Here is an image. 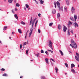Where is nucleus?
Wrapping results in <instances>:
<instances>
[{
  "mask_svg": "<svg viewBox=\"0 0 79 79\" xmlns=\"http://www.w3.org/2000/svg\"><path fill=\"white\" fill-rule=\"evenodd\" d=\"M71 44H70V45L73 48H77V44L74 41L73 39H72L71 40Z\"/></svg>",
  "mask_w": 79,
  "mask_h": 79,
  "instance_id": "1",
  "label": "nucleus"
},
{
  "mask_svg": "<svg viewBox=\"0 0 79 79\" xmlns=\"http://www.w3.org/2000/svg\"><path fill=\"white\" fill-rule=\"evenodd\" d=\"M56 4L57 5L58 8H59L60 11L61 10L62 11H63V6H62L61 8H60V2H59L58 1H57L56 2Z\"/></svg>",
  "mask_w": 79,
  "mask_h": 79,
  "instance_id": "2",
  "label": "nucleus"
},
{
  "mask_svg": "<svg viewBox=\"0 0 79 79\" xmlns=\"http://www.w3.org/2000/svg\"><path fill=\"white\" fill-rule=\"evenodd\" d=\"M76 55L78 57L75 56V59L77 61H79V54L76 52Z\"/></svg>",
  "mask_w": 79,
  "mask_h": 79,
  "instance_id": "3",
  "label": "nucleus"
},
{
  "mask_svg": "<svg viewBox=\"0 0 79 79\" xmlns=\"http://www.w3.org/2000/svg\"><path fill=\"white\" fill-rule=\"evenodd\" d=\"M52 41H51V40H50L49 42V47H50V48H51V49L52 50H53V48H52Z\"/></svg>",
  "mask_w": 79,
  "mask_h": 79,
  "instance_id": "4",
  "label": "nucleus"
},
{
  "mask_svg": "<svg viewBox=\"0 0 79 79\" xmlns=\"http://www.w3.org/2000/svg\"><path fill=\"white\" fill-rule=\"evenodd\" d=\"M71 11L72 13H75V9L74 7H72Z\"/></svg>",
  "mask_w": 79,
  "mask_h": 79,
  "instance_id": "5",
  "label": "nucleus"
},
{
  "mask_svg": "<svg viewBox=\"0 0 79 79\" xmlns=\"http://www.w3.org/2000/svg\"><path fill=\"white\" fill-rule=\"evenodd\" d=\"M66 30H67V27H66L64 25L63 31L64 32H66Z\"/></svg>",
  "mask_w": 79,
  "mask_h": 79,
  "instance_id": "6",
  "label": "nucleus"
},
{
  "mask_svg": "<svg viewBox=\"0 0 79 79\" xmlns=\"http://www.w3.org/2000/svg\"><path fill=\"white\" fill-rule=\"evenodd\" d=\"M71 71L73 73H74V74H76V71L74 70V69H71Z\"/></svg>",
  "mask_w": 79,
  "mask_h": 79,
  "instance_id": "7",
  "label": "nucleus"
},
{
  "mask_svg": "<svg viewBox=\"0 0 79 79\" xmlns=\"http://www.w3.org/2000/svg\"><path fill=\"white\" fill-rule=\"evenodd\" d=\"M71 24H72V23H71L70 21H69V23L67 24L68 27H70V25Z\"/></svg>",
  "mask_w": 79,
  "mask_h": 79,
  "instance_id": "8",
  "label": "nucleus"
},
{
  "mask_svg": "<svg viewBox=\"0 0 79 79\" xmlns=\"http://www.w3.org/2000/svg\"><path fill=\"white\" fill-rule=\"evenodd\" d=\"M74 24V26L75 27H78V24H77V23H76V22H75Z\"/></svg>",
  "mask_w": 79,
  "mask_h": 79,
  "instance_id": "9",
  "label": "nucleus"
},
{
  "mask_svg": "<svg viewBox=\"0 0 79 79\" xmlns=\"http://www.w3.org/2000/svg\"><path fill=\"white\" fill-rule=\"evenodd\" d=\"M32 27L30 28V33H31V34L32 33V31H33V27H32Z\"/></svg>",
  "mask_w": 79,
  "mask_h": 79,
  "instance_id": "10",
  "label": "nucleus"
},
{
  "mask_svg": "<svg viewBox=\"0 0 79 79\" xmlns=\"http://www.w3.org/2000/svg\"><path fill=\"white\" fill-rule=\"evenodd\" d=\"M64 11L65 13H67V12H68V9H67V7L66 6L64 7Z\"/></svg>",
  "mask_w": 79,
  "mask_h": 79,
  "instance_id": "11",
  "label": "nucleus"
},
{
  "mask_svg": "<svg viewBox=\"0 0 79 79\" xmlns=\"http://www.w3.org/2000/svg\"><path fill=\"white\" fill-rule=\"evenodd\" d=\"M35 20H36V18L32 22V27H33L34 26V23H35Z\"/></svg>",
  "mask_w": 79,
  "mask_h": 79,
  "instance_id": "12",
  "label": "nucleus"
},
{
  "mask_svg": "<svg viewBox=\"0 0 79 79\" xmlns=\"http://www.w3.org/2000/svg\"><path fill=\"white\" fill-rule=\"evenodd\" d=\"M74 18L75 21H76V19H77V15H74Z\"/></svg>",
  "mask_w": 79,
  "mask_h": 79,
  "instance_id": "13",
  "label": "nucleus"
},
{
  "mask_svg": "<svg viewBox=\"0 0 79 79\" xmlns=\"http://www.w3.org/2000/svg\"><path fill=\"white\" fill-rule=\"evenodd\" d=\"M58 28L60 30L61 29V26L60 25H59L58 26Z\"/></svg>",
  "mask_w": 79,
  "mask_h": 79,
  "instance_id": "14",
  "label": "nucleus"
},
{
  "mask_svg": "<svg viewBox=\"0 0 79 79\" xmlns=\"http://www.w3.org/2000/svg\"><path fill=\"white\" fill-rule=\"evenodd\" d=\"M14 16L15 17L16 19H17V20H18V15L16 14H15Z\"/></svg>",
  "mask_w": 79,
  "mask_h": 79,
  "instance_id": "15",
  "label": "nucleus"
},
{
  "mask_svg": "<svg viewBox=\"0 0 79 79\" xmlns=\"http://www.w3.org/2000/svg\"><path fill=\"white\" fill-rule=\"evenodd\" d=\"M20 24H22L23 25H25V24H26V23L23 21H21L20 22Z\"/></svg>",
  "mask_w": 79,
  "mask_h": 79,
  "instance_id": "16",
  "label": "nucleus"
},
{
  "mask_svg": "<svg viewBox=\"0 0 79 79\" xmlns=\"http://www.w3.org/2000/svg\"><path fill=\"white\" fill-rule=\"evenodd\" d=\"M45 60L46 63H47V64H48V59L47 58H46Z\"/></svg>",
  "mask_w": 79,
  "mask_h": 79,
  "instance_id": "17",
  "label": "nucleus"
},
{
  "mask_svg": "<svg viewBox=\"0 0 79 79\" xmlns=\"http://www.w3.org/2000/svg\"><path fill=\"white\" fill-rule=\"evenodd\" d=\"M75 66V65L74 64H71V68H73V67H74Z\"/></svg>",
  "mask_w": 79,
  "mask_h": 79,
  "instance_id": "18",
  "label": "nucleus"
},
{
  "mask_svg": "<svg viewBox=\"0 0 79 79\" xmlns=\"http://www.w3.org/2000/svg\"><path fill=\"white\" fill-rule=\"evenodd\" d=\"M55 70L56 71V74H58V68L57 67H56L55 68Z\"/></svg>",
  "mask_w": 79,
  "mask_h": 79,
  "instance_id": "19",
  "label": "nucleus"
},
{
  "mask_svg": "<svg viewBox=\"0 0 79 79\" xmlns=\"http://www.w3.org/2000/svg\"><path fill=\"white\" fill-rule=\"evenodd\" d=\"M59 52L60 53H61V55H62L63 56L64 55L63 54V52H62V51H61V50H59Z\"/></svg>",
  "mask_w": 79,
  "mask_h": 79,
  "instance_id": "20",
  "label": "nucleus"
},
{
  "mask_svg": "<svg viewBox=\"0 0 79 79\" xmlns=\"http://www.w3.org/2000/svg\"><path fill=\"white\" fill-rule=\"evenodd\" d=\"M52 13L53 14H55V13H56V10H53Z\"/></svg>",
  "mask_w": 79,
  "mask_h": 79,
  "instance_id": "21",
  "label": "nucleus"
},
{
  "mask_svg": "<svg viewBox=\"0 0 79 79\" xmlns=\"http://www.w3.org/2000/svg\"><path fill=\"white\" fill-rule=\"evenodd\" d=\"M44 1H42V0H41L40 1V4H41V5H42V4H43L44 3Z\"/></svg>",
  "mask_w": 79,
  "mask_h": 79,
  "instance_id": "22",
  "label": "nucleus"
},
{
  "mask_svg": "<svg viewBox=\"0 0 79 79\" xmlns=\"http://www.w3.org/2000/svg\"><path fill=\"white\" fill-rule=\"evenodd\" d=\"M66 2L67 5H69V0H66Z\"/></svg>",
  "mask_w": 79,
  "mask_h": 79,
  "instance_id": "23",
  "label": "nucleus"
},
{
  "mask_svg": "<svg viewBox=\"0 0 79 79\" xmlns=\"http://www.w3.org/2000/svg\"><path fill=\"white\" fill-rule=\"evenodd\" d=\"M18 31L19 32V33H20V34H21V33H22V32L21 31V29H18Z\"/></svg>",
  "mask_w": 79,
  "mask_h": 79,
  "instance_id": "24",
  "label": "nucleus"
},
{
  "mask_svg": "<svg viewBox=\"0 0 79 79\" xmlns=\"http://www.w3.org/2000/svg\"><path fill=\"white\" fill-rule=\"evenodd\" d=\"M13 1V0H9L8 2L9 3H12V2Z\"/></svg>",
  "mask_w": 79,
  "mask_h": 79,
  "instance_id": "25",
  "label": "nucleus"
},
{
  "mask_svg": "<svg viewBox=\"0 0 79 79\" xmlns=\"http://www.w3.org/2000/svg\"><path fill=\"white\" fill-rule=\"evenodd\" d=\"M68 35H70V32H69V30H68V33H67Z\"/></svg>",
  "mask_w": 79,
  "mask_h": 79,
  "instance_id": "26",
  "label": "nucleus"
},
{
  "mask_svg": "<svg viewBox=\"0 0 79 79\" xmlns=\"http://www.w3.org/2000/svg\"><path fill=\"white\" fill-rule=\"evenodd\" d=\"M70 19L72 21H74V18L73 17H70Z\"/></svg>",
  "mask_w": 79,
  "mask_h": 79,
  "instance_id": "27",
  "label": "nucleus"
},
{
  "mask_svg": "<svg viewBox=\"0 0 79 79\" xmlns=\"http://www.w3.org/2000/svg\"><path fill=\"white\" fill-rule=\"evenodd\" d=\"M64 64L67 68L68 67V64H67L66 63H65Z\"/></svg>",
  "mask_w": 79,
  "mask_h": 79,
  "instance_id": "28",
  "label": "nucleus"
},
{
  "mask_svg": "<svg viewBox=\"0 0 79 79\" xmlns=\"http://www.w3.org/2000/svg\"><path fill=\"white\" fill-rule=\"evenodd\" d=\"M25 6L27 8H29V5L27 4H25Z\"/></svg>",
  "mask_w": 79,
  "mask_h": 79,
  "instance_id": "29",
  "label": "nucleus"
},
{
  "mask_svg": "<svg viewBox=\"0 0 79 79\" xmlns=\"http://www.w3.org/2000/svg\"><path fill=\"white\" fill-rule=\"evenodd\" d=\"M31 24H32V17L31 18V21L30 23V25H31Z\"/></svg>",
  "mask_w": 79,
  "mask_h": 79,
  "instance_id": "30",
  "label": "nucleus"
},
{
  "mask_svg": "<svg viewBox=\"0 0 79 79\" xmlns=\"http://www.w3.org/2000/svg\"><path fill=\"white\" fill-rule=\"evenodd\" d=\"M60 14L59 13H58L57 14V18H60Z\"/></svg>",
  "mask_w": 79,
  "mask_h": 79,
  "instance_id": "31",
  "label": "nucleus"
},
{
  "mask_svg": "<svg viewBox=\"0 0 79 79\" xmlns=\"http://www.w3.org/2000/svg\"><path fill=\"white\" fill-rule=\"evenodd\" d=\"M38 22V20H37L35 24V27H36L37 23Z\"/></svg>",
  "mask_w": 79,
  "mask_h": 79,
  "instance_id": "32",
  "label": "nucleus"
},
{
  "mask_svg": "<svg viewBox=\"0 0 79 79\" xmlns=\"http://www.w3.org/2000/svg\"><path fill=\"white\" fill-rule=\"evenodd\" d=\"M41 79H45V77L42 76L41 77Z\"/></svg>",
  "mask_w": 79,
  "mask_h": 79,
  "instance_id": "33",
  "label": "nucleus"
},
{
  "mask_svg": "<svg viewBox=\"0 0 79 79\" xmlns=\"http://www.w3.org/2000/svg\"><path fill=\"white\" fill-rule=\"evenodd\" d=\"M53 25V23H50L49 24V26L50 27L52 26Z\"/></svg>",
  "mask_w": 79,
  "mask_h": 79,
  "instance_id": "34",
  "label": "nucleus"
},
{
  "mask_svg": "<svg viewBox=\"0 0 79 79\" xmlns=\"http://www.w3.org/2000/svg\"><path fill=\"white\" fill-rule=\"evenodd\" d=\"M28 52H29V49L27 50L26 51V53L27 55L28 54Z\"/></svg>",
  "mask_w": 79,
  "mask_h": 79,
  "instance_id": "35",
  "label": "nucleus"
},
{
  "mask_svg": "<svg viewBox=\"0 0 79 79\" xmlns=\"http://www.w3.org/2000/svg\"><path fill=\"white\" fill-rule=\"evenodd\" d=\"M29 32V30H28L27 31V33L26 34V36H25V39H26V37L27 36V32Z\"/></svg>",
  "mask_w": 79,
  "mask_h": 79,
  "instance_id": "36",
  "label": "nucleus"
},
{
  "mask_svg": "<svg viewBox=\"0 0 79 79\" xmlns=\"http://www.w3.org/2000/svg\"><path fill=\"white\" fill-rule=\"evenodd\" d=\"M16 6H18V7L19 6V3H16Z\"/></svg>",
  "mask_w": 79,
  "mask_h": 79,
  "instance_id": "37",
  "label": "nucleus"
},
{
  "mask_svg": "<svg viewBox=\"0 0 79 79\" xmlns=\"http://www.w3.org/2000/svg\"><path fill=\"white\" fill-rule=\"evenodd\" d=\"M7 28V27H4V28H3V30L4 31H5V30H6V29Z\"/></svg>",
  "mask_w": 79,
  "mask_h": 79,
  "instance_id": "38",
  "label": "nucleus"
},
{
  "mask_svg": "<svg viewBox=\"0 0 79 79\" xmlns=\"http://www.w3.org/2000/svg\"><path fill=\"white\" fill-rule=\"evenodd\" d=\"M54 5H55V8H56V3L54 2Z\"/></svg>",
  "mask_w": 79,
  "mask_h": 79,
  "instance_id": "39",
  "label": "nucleus"
},
{
  "mask_svg": "<svg viewBox=\"0 0 79 79\" xmlns=\"http://www.w3.org/2000/svg\"><path fill=\"white\" fill-rule=\"evenodd\" d=\"M50 60H51V61H53V62L54 63H55V60H53V59L51 58L50 59Z\"/></svg>",
  "mask_w": 79,
  "mask_h": 79,
  "instance_id": "40",
  "label": "nucleus"
},
{
  "mask_svg": "<svg viewBox=\"0 0 79 79\" xmlns=\"http://www.w3.org/2000/svg\"><path fill=\"white\" fill-rule=\"evenodd\" d=\"M70 32H71L73 34H74V33H73V30H71L70 31Z\"/></svg>",
  "mask_w": 79,
  "mask_h": 79,
  "instance_id": "41",
  "label": "nucleus"
},
{
  "mask_svg": "<svg viewBox=\"0 0 79 79\" xmlns=\"http://www.w3.org/2000/svg\"><path fill=\"white\" fill-rule=\"evenodd\" d=\"M3 76H7V75L6 74H3Z\"/></svg>",
  "mask_w": 79,
  "mask_h": 79,
  "instance_id": "42",
  "label": "nucleus"
},
{
  "mask_svg": "<svg viewBox=\"0 0 79 79\" xmlns=\"http://www.w3.org/2000/svg\"><path fill=\"white\" fill-rule=\"evenodd\" d=\"M36 56L38 58V57H39V53H38V54H36Z\"/></svg>",
  "mask_w": 79,
  "mask_h": 79,
  "instance_id": "43",
  "label": "nucleus"
},
{
  "mask_svg": "<svg viewBox=\"0 0 79 79\" xmlns=\"http://www.w3.org/2000/svg\"><path fill=\"white\" fill-rule=\"evenodd\" d=\"M1 71H4L5 70V69L3 68H2L1 69Z\"/></svg>",
  "mask_w": 79,
  "mask_h": 79,
  "instance_id": "44",
  "label": "nucleus"
},
{
  "mask_svg": "<svg viewBox=\"0 0 79 79\" xmlns=\"http://www.w3.org/2000/svg\"><path fill=\"white\" fill-rule=\"evenodd\" d=\"M45 53L47 55H49V54H48V52H47V51H46L45 52Z\"/></svg>",
  "mask_w": 79,
  "mask_h": 79,
  "instance_id": "45",
  "label": "nucleus"
},
{
  "mask_svg": "<svg viewBox=\"0 0 79 79\" xmlns=\"http://www.w3.org/2000/svg\"><path fill=\"white\" fill-rule=\"evenodd\" d=\"M32 34V33H30L29 34V37H31V35Z\"/></svg>",
  "mask_w": 79,
  "mask_h": 79,
  "instance_id": "46",
  "label": "nucleus"
},
{
  "mask_svg": "<svg viewBox=\"0 0 79 79\" xmlns=\"http://www.w3.org/2000/svg\"><path fill=\"white\" fill-rule=\"evenodd\" d=\"M27 44V43L26 42H24L23 43V46H24V45H26Z\"/></svg>",
  "mask_w": 79,
  "mask_h": 79,
  "instance_id": "47",
  "label": "nucleus"
},
{
  "mask_svg": "<svg viewBox=\"0 0 79 79\" xmlns=\"http://www.w3.org/2000/svg\"><path fill=\"white\" fill-rule=\"evenodd\" d=\"M41 53H44V51L43 50H41Z\"/></svg>",
  "mask_w": 79,
  "mask_h": 79,
  "instance_id": "48",
  "label": "nucleus"
},
{
  "mask_svg": "<svg viewBox=\"0 0 79 79\" xmlns=\"http://www.w3.org/2000/svg\"><path fill=\"white\" fill-rule=\"evenodd\" d=\"M22 48V45L21 44H20V48L21 49Z\"/></svg>",
  "mask_w": 79,
  "mask_h": 79,
  "instance_id": "49",
  "label": "nucleus"
},
{
  "mask_svg": "<svg viewBox=\"0 0 79 79\" xmlns=\"http://www.w3.org/2000/svg\"><path fill=\"white\" fill-rule=\"evenodd\" d=\"M14 2L15 3H16V0H14Z\"/></svg>",
  "mask_w": 79,
  "mask_h": 79,
  "instance_id": "50",
  "label": "nucleus"
},
{
  "mask_svg": "<svg viewBox=\"0 0 79 79\" xmlns=\"http://www.w3.org/2000/svg\"><path fill=\"white\" fill-rule=\"evenodd\" d=\"M12 13H15V12H14V10H12Z\"/></svg>",
  "mask_w": 79,
  "mask_h": 79,
  "instance_id": "51",
  "label": "nucleus"
},
{
  "mask_svg": "<svg viewBox=\"0 0 79 79\" xmlns=\"http://www.w3.org/2000/svg\"><path fill=\"white\" fill-rule=\"evenodd\" d=\"M38 32L39 33H40V30L38 29Z\"/></svg>",
  "mask_w": 79,
  "mask_h": 79,
  "instance_id": "52",
  "label": "nucleus"
},
{
  "mask_svg": "<svg viewBox=\"0 0 79 79\" xmlns=\"http://www.w3.org/2000/svg\"><path fill=\"white\" fill-rule=\"evenodd\" d=\"M35 2L36 3V4H38V3H39L36 0V1H35Z\"/></svg>",
  "mask_w": 79,
  "mask_h": 79,
  "instance_id": "53",
  "label": "nucleus"
},
{
  "mask_svg": "<svg viewBox=\"0 0 79 79\" xmlns=\"http://www.w3.org/2000/svg\"><path fill=\"white\" fill-rule=\"evenodd\" d=\"M41 15V14H38V16H39V17H40Z\"/></svg>",
  "mask_w": 79,
  "mask_h": 79,
  "instance_id": "54",
  "label": "nucleus"
},
{
  "mask_svg": "<svg viewBox=\"0 0 79 79\" xmlns=\"http://www.w3.org/2000/svg\"><path fill=\"white\" fill-rule=\"evenodd\" d=\"M15 10L16 11L18 10V9H17L16 8H15Z\"/></svg>",
  "mask_w": 79,
  "mask_h": 79,
  "instance_id": "55",
  "label": "nucleus"
},
{
  "mask_svg": "<svg viewBox=\"0 0 79 79\" xmlns=\"http://www.w3.org/2000/svg\"><path fill=\"white\" fill-rule=\"evenodd\" d=\"M47 50L48 52H52V51L51 50H49V49Z\"/></svg>",
  "mask_w": 79,
  "mask_h": 79,
  "instance_id": "56",
  "label": "nucleus"
},
{
  "mask_svg": "<svg viewBox=\"0 0 79 79\" xmlns=\"http://www.w3.org/2000/svg\"><path fill=\"white\" fill-rule=\"evenodd\" d=\"M0 44H2V41H1V40H0Z\"/></svg>",
  "mask_w": 79,
  "mask_h": 79,
  "instance_id": "57",
  "label": "nucleus"
},
{
  "mask_svg": "<svg viewBox=\"0 0 79 79\" xmlns=\"http://www.w3.org/2000/svg\"><path fill=\"white\" fill-rule=\"evenodd\" d=\"M24 9L26 10V7H24Z\"/></svg>",
  "mask_w": 79,
  "mask_h": 79,
  "instance_id": "58",
  "label": "nucleus"
},
{
  "mask_svg": "<svg viewBox=\"0 0 79 79\" xmlns=\"http://www.w3.org/2000/svg\"><path fill=\"white\" fill-rule=\"evenodd\" d=\"M15 34V32H12V34Z\"/></svg>",
  "mask_w": 79,
  "mask_h": 79,
  "instance_id": "59",
  "label": "nucleus"
},
{
  "mask_svg": "<svg viewBox=\"0 0 79 79\" xmlns=\"http://www.w3.org/2000/svg\"><path fill=\"white\" fill-rule=\"evenodd\" d=\"M51 52L52 53H53V51H51Z\"/></svg>",
  "mask_w": 79,
  "mask_h": 79,
  "instance_id": "60",
  "label": "nucleus"
},
{
  "mask_svg": "<svg viewBox=\"0 0 79 79\" xmlns=\"http://www.w3.org/2000/svg\"><path fill=\"white\" fill-rule=\"evenodd\" d=\"M69 53H71L72 54V52H71L70 51L69 52Z\"/></svg>",
  "mask_w": 79,
  "mask_h": 79,
  "instance_id": "61",
  "label": "nucleus"
},
{
  "mask_svg": "<svg viewBox=\"0 0 79 79\" xmlns=\"http://www.w3.org/2000/svg\"><path fill=\"white\" fill-rule=\"evenodd\" d=\"M22 77H23V76H21L20 77V78H22Z\"/></svg>",
  "mask_w": 79,
  "mask_h": 79,
  "instance_id": "62",
  "label": "nucleus"
},
{
  "mask_svg": "<svg viewBox=\"0 0 79 79\" xmlns=\"http://www.w3.org/2000/svg\"><path fill=\"white\" fill-rule=\"evenodd\" d=\"M28 10H30V8H28Z\"/></svg>",
  "mask_w": 79,
  "mask_h": 79,
  "instance_id": "63",
  "label": "nucleus"
},
{
  "mask_svg": "<svg viewBox=\"0 0 79 79\" xmlns=\"http://www.w3.org/2000/svg\"><path fill=\"white\" fill-rule=\"evenodd\" d=\"M78 19H79V16L78 17Z\"/></svg>",
  "mask_w": 79,
  "mask_h": 79,
  "instance_id": "64",
  "label": "nucleus"
}]
</instances>
